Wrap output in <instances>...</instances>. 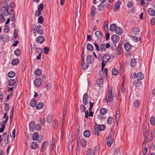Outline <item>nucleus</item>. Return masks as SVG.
<instances>
[{
  "label": "nucleus",
  "mask_w": 155,
  "mask_h": 155,
  "mask_svg": "<svg viewBox=\"0 0 155 155\" xmlns=\"http://www.w3.org/2000/svg\"><path fill=\"white\" fill-rule=\"evenodd\" d=\"M48 142L47 141L43 142L41 144V151L43 152L48 146Z\"/></svg>",
  "instance_id": "1"
},
{
  "label": "nucleus",
  "mask_w": 155,
  "mask_h": 155,
  "mask_svg": "<svg viewBox=\"0 0 155 155\" xmlns=\"http://www.w3.org/2000/svg\"><path fill=\"white\" fill-rule=\"evenodd\" d=\"M110 59V56L107 54H105L103 57V61L105 63H107Z\"/></svg>",
  "instance_id": "2"
},
{
  "label": "nucleus",
  "mask_w": 155,
  "mask_h": 155,
  "mask_svg": "<svg viewBox=\"0 0 155 155\" xmlns=\"http://www.w3.org/2000/svg\"><path fill=\"white\" fill-rule=\"evenodd\" d=\"M94 58L91 55H88L87 57L86 61L87 64H92L94 62Z\"/></svg>",
  "instance_id": "3"
},
{
  "label": "nucleus",
  "mask_w": 155,
  "mask_h": 155,
  "mask_svg": "<svg viewBox=\"0 0 155 155\" xmlns=\"http://www.w3.org/2000/svg\"><path fill=\"white\" fill-rule=\"evenodd\" d=\"M88 96L87 93H85L83 97V102L84 104L86 105L88 103Z\"/></svg>",
  "instance_id": "4"
},
{
  "label": "nucleus",
  "mask_w": 155,
  "mask_h": 155,
  "mask_svg": "<svg viewBox=\"0 0 155 155\" xmlns=\"http://www.w3.org/2000/svg\"><path fill=\"white\" fill-rule=\"evenodd\" d=\"M111 39L114 42L117 43L119 41L120 37L117 35H113L111 37Z\"/></svg>",
  "instance_id": "5"
},
{
  "label": "nucleus",
  "mask_w": 155,
  "mask_h": 155,
  "mask_svg": "<svg viewBox=\"0 0 155 155\" xmlns=\"http://www.w3.org/2000/svg\"><path fill=\"white\" fill-rule=\"evenodd\" d=\"M1 12L2 14L5 16L8 15L7 12V9L5 6H3L1 9Z\"/></svg>",
  "instance_id": "6"
},
{
  "label": "nucleus",
  "mask_w": 155,
  "mask_h": 155,
  "mask_svg": "<svg viewBox=\"0 0 155 155\" xmlns=\"http://www.w3.org/2000/svg\"><path fill=\"white\" fill-rule=\"evenodd\" d=\"M96 82L97 84L99 85V87H102L104 83L103 78L101 77L100 79H99L97 80Z\"/></svg>",
  "instance_id": "7"
},
{
  "label": "nucleus",
  "mask_w": 155,
  "mask_h": 155,
  "mask_svg": "<svg viewBox=\"0 0 155 155\" xmlns=\"http://www.w3.org/2000/svg\"><path fill=\"white\" fill-rule=\"evenodd\" d=\"M43 27L41 25H38L36 28V30L38 33L40 34H43V32L42 31Z\"/></svg>",
  "instance_id": "8"
},
{
  "label": "nucleus",
  "mask_w": 155,
  "mask_h": 155,
  "mask_svg": "<svg viewBox=\"0 0 155 155\" xmlns=\"http://www.w3.org/2000/svg\"><path fill=\"white\" fill-rule=\"evenodd\" d=\"M8 15H12L14 13L12 7L10 5H8L6 8Z\"/></svg>",
  "instance_id": "9"
},
{
  "label": "nucleus",
  "mask_w": 155,
  "mask_h": 155,
  "mask_svg": "<svg viewBox=\"0 0 155 155\" xmlns=\"http://www.w3.org/2000/svg\"><path fill=\"white\" fill-rule=\"evenodd\" d=\"M95 35L97 38L98 39L102 38L103 35L102 32L99 31H97L95 32Z\"/></svg>",
  "instance_id": "10"
},
{
  "label": "nucleus",
  "mask_w": 155,
  "mask_h": 155,
  "mask_svg": "<svg viewBox=\"0 0 155 155\" xmlns=\"http://www.w3.org/2000/svg\"><path fill=\"white\" fill-rule=\"evenodd\" d=\"M45 40L44 37L41 35L38 37L36 40L40 44L42 43Z\"/></svg>",
  "instance_id": "11"
},
{
  "label": "nucleus",
  "mask_w": 155,
  "mask_h": 155,
  "mask_svg": "<svg viewBox=\"0 0 155 155\" xmlns=\"http://www.w3.org/2000/svg\"><path fill=\"white\" fill-rule=\"evenodd\" d=\"M35 84L37 87H39L41 84L42 81L39 78H37L35 80Z\"/></svg>",
  "instance_id": "12"
},
{
  "label": "nucleus",
  "mask_w": 155,
  "mask_h": 155,
  "mask_svg": "<svg viewBox=\"0 0 155 155\" xmlns=\"http://www.w3.org/2000/svg\"><path fill=\"white\" fill-rule=\"evenodd\" d=\"M112 100V94L110 93H108L107 95L106 98V101L107 102H110Z\"/></svg>",
  "instance_id": "13"
},
{
  "label": "nucleus",
  "mask_w": 155,
  "mask_h": 155,
  "mask_svg": "<svg viewBox=\"0 0 155 155\" xmlns=\"http://www.w3.org/2000/svg\"><path fill=\"white\" fill-rule=\"evenodd\" d=\"M121 4V2L120 1H117L115 4L114 5V10L115 11L117 9H118L120 7V6Z\"/></svg>",
  "instance_id": "14"
},
{
  "label": "nucleus",
  "mask_w": 155,
  "mask_h": 155,
  "mask_svg": "<svg viewBox=\"0 0 155 155\" xmlns=\"http://www.w3.org/2000/svg\"><path fill=\"white\" fill-rule=\"evenodd\" d=\"M7 139V138L4 137H2V144L3 146L5 147L8 143V139Z\"/></svg>",
  "instance_id": "15"
},
{
  "label": "nucleus",
  "mask_w": 155,
  "mask_h": 155,
  "mask_svg": "<svg viewBox=\"0 0 155 155\" xmlns=\"http://www.w3.org/2000/svg\"><path fill=\"white\" fill-rule=\"evenodd\" d=\"M124 48L125 50L128 51L131 49V45L129 43H125L124 45Z\"/></svg>",
  "instance_id": "16"
},
{
  "label": "nucleus",
  "mask_w": 155,
  "mask_h": 155,
  "mask_svg": "<svg viewBox=\"0 0 155 155\" xmlns=\"http://www.w3.org/2000/svg\"><path fill=\"white\" fill-rule=\"evenodd\" d=\"M115 31L117 34L119 35H121L123 33V30L121 27H117Z\"/></svg>",
  "instance_id": "17"
},
{
  "label": "nucleus",
  "mask_w": 155,
  "mask_h": 155,
  "mask_svg": "<svg viewBox=\"0 0 155 155\" xmlns=\"http://www.w3.org/2000/svg\"><path fill=\"white\" fill-rule=\"evenodd\" d=\"M35 124V123L34 121H32L30 123L29 125L30 129L31 131H34Z\"/></svg>",
  "instance_id": "18"
},
{
  "label": "nucleus",
  "mask_w": 155,
  "mask_h": 155,
  "mask_svg": "<svg viewBox=\"0 0 155 155\" xmlns=\"http://www.w3.org/2000/svg\"><path fill=\"white\" fill-rule=\"evenodd\" d=\"M130 66L132 67H134L137 64V61L135 58H132L131 59L130 61Z\"/></svg>",
  "instance_id": "19"
},
{
  "label": "nucleus",
  "mask_w": 155,
  "mask_h": 155,
  "mask_svg": "<svg viewBox=\"0 0 155 155\" xmlns=\"http://www.w3.org/2000/svg\"><path fill=\"white\" fill-rule=\"evenodd\" d=\"M84 58H83L82 59V64L81 65L82 68L84 70L86 69L89 67V65L87 63L86 64V63H84Z\"/></svg>",
  "instance_id": "20"
},
{
  "label": "nucleus",
  "mask_w": 155,
  "mask_h": 155,
  "mask_svg": "<svg viewBox=\"0 0 155 155\" xmlns=\"http://www.w3.org/2000/svg\"><path fill=\"white\" fill-rule=\"evenodd\" d=\"M83 134L85 137H88L91 135V131L89 130H87L84 132Z\"/></svg>",
  "instance_id": "21"
},
{
  "label": "nucleus",
  "mask_w": 155,
  "mask_h": 155,
  "mask_svg": "<svg viewBox=\"0 0 155 155\" xmlns=\"http://www.w3.org/2000/svg\"><path fill=\"white\" fill-rule=\"evenodd\" d=\"M148 13L151 16L155 15V11L152 8H149L148 9Z\"/></svg>",
  "instance_id": "22"
},
{
  "label": "nucleus",
  "mask_w": 155,
  "mask_h": 155,
  "mask_svg": "<svg viewBox=\"0 0 155 155\" xmlns=\"http://www.w3.org/2000/svg\"><path fill=\"white\" fill-rule=\"evenodd\" d=\"M15 82V81L13 79H10L8 81V85L10 86H13Z\"/></svg>",
  "instance_id": "23"
},
{
  "label": "nucleus",
  "mask_w": 155,
  "mask_h": 155,
  "mask_svg": "<svg viewBox=\"0 0 155 155\" xmlns=\"http://www.w3.org/2000/svg\"><path fill=\"white\" fill-rule=\"evenodd\" d=\"M137 77L139 80H141L144 78V75L141 72H139L137 74Z\"/></svg>",
  "instance_id": "24"
},
{
  "label": "nucleus",
  "mask_w": 155,
  "mask_h": 155,
  "mask_svg": "<svg viewBox=\"0 0 155 155\" xmlns=\"http://www.w3.org/2000/svg\"><path fill=\"white\" fill-rule=\"evenodd\" d=\"M134 85L136 87H139L141 84V82L140 81L138 80H135L133 83Z\"/></svg>",
  "instance_id": "25"
},
{
  "label": "nucleus",
  "mask_w": 155,
  "mask_h": 155,
  "mask_svg": "<svg viewBox=\"0 0 155 155\" xmlns=\"http://www.w3.org/2000/svg\"><path fill=\"white\" fill-rule=\"evenodd\" d=\"M107 110L105 108H102L100 110V113L103 115H104L106 114L107 112Z\"/></svg>",
  "instance_id": "26"
},
{
  "label": "nucleus",
  "mask_w": 155,
  "mask_h": 155,
  "mask_svg": "<svg viewBox=\"0 0 155 155\" xmlns=\"http://www.w3.org/2000/svg\"><path fill=\"white\" fill-rule=\"evenodd\" d=\"M117 27L116 26V25L113 24H111L110 28V30L111 31H115Z\"/></svg>",
  "instance_id": "27"
},
{
  "label": "nucleus",
  "mask_w": 155,
  "mask_h": 155,
  "mask_svg": "<svg viewBox=\"0 0 155 155\" xmlns=\"http://www.w3.org/2000/svg\"><path fill=\"white\" fill-rule=\"evenodd\" d=\"M36 103V100L34 98H32L30 101V104L31 106L34 107L35 106Z\"/></svg>",
  "instance_id": "28"
},
{
  "label": "nucleus",
  "mask_w": 155,
  "mask_h": 155,
  "mask_svg": "<svg viewBox=\"0 0 155 155\" xmlns=\"http://www.w3.org/2000/svg\"><path fill=\"white\" fill-rule=\"evenodd\" d=\"M19 63V60L18 59L15 58L13 59L12 61V64L13 65H17Z\"/></svg>",
  "instance_id": "29"
},
{
  "label": "nucleus",
  "mask_w": 155,
  "mask_h": 155,
  "mask_svg": "<svg viewBox=\"0 0 155 155\" xmlns=\"http://www.w3.org/2000/svg\"><path fill=\"white\" fill-rule=\"evenodd\" d=\"M97 127L100 131L104 130L105 129V126L104 125H99L97 126Z\"/></svg>",
  "instance_id": "30"
},
{
  "label": "nucleus",
  "mask_w": 155,
  "mask_h": 155,
  "mask_svg": "<svg viewBox=\"0 0 155 155\" xmlns=\"http://www.w3.org/2000/svg\"><path fill=\"white\" fill-rule=\"evenodd\" d=\"M99 41H101V40L97 39L96 40L95 42L93 43L94 44V45L97 51H99L100 50L99 45L97 43V42Z\"/></svg>",
  "instance_id": "31"
},
{
  "label": "nucleus",
  "mask_w": 155,
  "mask_h": 155,
  "mask_svg": "<svg viewBox=\"0 0 155 155\" xmlns=\"http://www.w3.org/2000/svg\"><path fill=\"white\" fill-rule=\"evenodd\" d=\"M44 107L43 104L42 102H39L37 104L36 108L38 109H41Z\"/></svg>",
  "instance_id": "32"
},
{
  "label": "nucleus",
  "mask_w": 155,
  "mask_h": 155,
  "mask_svg": "<svg viewBox=\"0 0 155 155\" xmlns=\"http://www.w3.org/2000/svg\"><path fill=\"white\" fill-rule=\"evenodd\" d=\"M87 49L89 51H92L94 49V47L93 45L91 44L88 43L87 45Z\"/></svg>",
  "instance_id": "33"
},
{
  "label": "nucleus",
  "mask_w": 155,
  "mask_h": 155,
  "mask_svg": "<svg viewBox=\"0 0 155 155\" xmlns=\"http://www.w3.org/2000/svg\"><path fill=\"white\" fill-rule=\"evenodd\" d=\"M46 119L47 122L50 124L52 122L51 115L49 114L48 115Z\"/></svg>",
  "instance_id": "34"
},
{
  "label": "nucleus",
  "mask_w": 155,
  "mask_h": 155,
  "mask_svg": "<svg viewBox=\"0 0 155 155\" xmlns=\"http://www.w3.org/2000/svg\"><path fill=\"white\" fill-rule=\"evenodd\" d=\"M38 147V144L36 142H33L31 145V148L33 149H36Z\"/></svg>",
  "instance_id": "35"
},
{
  "label": "nucleus",
  "mask_w": 155,
  "mask_h": 155,
  "mask_svg": "<svg viewBox=\"0 0 155 155\" xmlns=\"http://www.w3.org/2000/svg\"><path fill=\"white\" fill-rule=\"evenodd\" d=\"M81 146L82 147H85L87 145V141L86 140L84 139H83L81 140Z\"/></svg>",
  "instance_id": "36"
},
{
  "label": "nucleus",
  "mask_w": 155,
  "mask_h": 155,
  "mask_svg": "<svg viewBox=\"0 0 155 155\" xmlns=\"http://www.w3.org/2000/svg\"><path fill=\"white\" fill-rule=\"evenodd\" d=\"M117 54L118 55H120L121 53V45L119 44L117 49Z\"/></svg>",
  "instance_id": "37"
},
{
  "label": "nucleus",
  "mask_w": 155,
  "mask_h": 155,
  "mask_svg": "<svg viewBox=\"0 0 155 155\" xmlns=\"http://www.w3.org/2000/svg\"><path fill=\"white\" fill-rule=\"evenodd\" d=\"M140 31L138 28H134L133 31V33L135 35L138 34L139 33Z\"/></svg>",
  "instance_id": "38"
},
{
  "label": "nucleus",
  "mask_w": 155,
  "mask_h": 155,
  "mask_svg": "<svg viewBox=\"0 0 155 155\" xmlns=\"http://www.w3.org/2000/svg\"><path fill=\"white\" fill-rule=\"evenodd\" d=\"M58 122L57 120H54L53 123V126L55 129H57L58 127Z\"/></svg>",
  "instance_id": "39"
},
{
  "label": "nucleus",
  "mask_w": 155,
  "mask_h": 155,
  "mask_svg": "<svg viewBox=\"0 0 155 155\" xmlns=\"http://www.w3.org/2000/svg\"><path fill=\"white\" fill-rule=\"evenodd\" d=\"M105 44H103L100 45V50L101 51H104L106 50V49Z\"/></svg>",
  "instance_id": "40"
},
{
  "label": "nucleus",
  "mask_w": 155,
  "mask_h": 155,
  "mask_svg": "<svg viewBox=\"0 0 155 155\" xmlns=\"http://www.w3.org/2000/svg\"><path fill=\"white\" fill-rule=\"evenodd\" d=\"M14 53L16 55L18 56H20L21 51L19 49H17L15 51Z\"/></svg>",
  "instance_id": "41"
},
{
  "label": "nucleus",
  "mask_w": 155,
  "mask_h": 155,
  "mask_svg": "<svg viewBox=\"0 0 155 155\" xmlns=\"http://www.w3.org/2000/svg\"><path fill=\"white\" fill-rule=\"evenodd\" d=\"M15 73L13 71H10L9 72L8 74V76L10 78L13 77L15 76Z\"/></svg>",
  "instance_id": "42"
},
{
  "label": "nucleus",
  "mask_w": 155,
  "mask_h": 155,
  "mask_svg": "<svg viewBox=\"0 0 155 155\" xmlns=\"http://www.w3.org/2000/svg\"><path fill=\"white\" fill-rule=\"evenodd\" d=\"M4 119H5V121H3L2 123H4L5 124L7 123L8 120V116L7 115V113H5L4 114Z\"/></svg>",
  "instance_id": "43"
},
{
  "label": "nucleus",
  "mask_w": 155,
  "mask_h": 155,
  "mask_svg": "<svg viewBox=\"0 0 155 155\" xmlns=\"http://www.w3.org/2000/svg\"><path fill=\"white\" fill-rule=\"evenodd\" d=\"M87 155H94V153L93 152L92 150L89 149L87 151Z\"/></svg>",
  "instance_id": "44"
},
{
  "label": "nucleus",
  "mask_w": 155,
  "mask_h": 155,
  "mask_svg": "<svg viewBox=\"0 0 155 155\" xmlns=\"http://www.w3.org/2000/svg\"><path fill=\"white\" fill-rule=\"evenodd\" d=\"M118 73V71L115 68H113L112 70V74L113 75L116 76Z\"/></svg>",
  "instance_id": "45"
},
{
  "label": "nucleus",
  "mask_w": 155,
  "mask_h": 155,
  "mask_svg": "<svg viewBox=\"0 0 155 155\" xmlns=\"http://www.w3.org/2000/svg\"><path fill=\"white\" fill-rule=\"evenodd\" d=\"M5 124L4 123H1V125L2 127L0 128V133H2L5 127Z\"/></svg>",
  "instance_id": "46"
},
{
  "label": "nucleus",
  "mask_w": 155,
  "mask_h": 155,
  "mask_svg": "<svg viewBox=\"0 0 155 155\" xmlns=\"http://www.w3.org/2000/svg\"><path fill=\"white\" fill-rule=\"evenodd\" d=\"M44 5L42 4H40L38 5V11H41L43 8Z\"/></svg>",
  "instance_id": "47"
},
{
  "label": "nucleus",
  "mask_w": 155,
  "mask_h": 155,
  "mask_svg": "<svg viewBox=\"0 0 155 155\" xmlns=\"http://www.w3.org/2000/svg\"><path fill=\"white\" fill-rule=\"evenodd\" d=\"M150 122L151 124L152 125H155V118L153 117H152L150 120Z\"/></svg>",
  "instance_id": "48"
},
{
  "label": "nucleus",
  "mask_w": 155,
  "mask_h": 155,
  "mask_svg": "<svg viewBox=\"0 0 155 155\" xmlns=\"http://www.w3.org/2000/svg\"><path fill=\"white\" fill-rule=\"evenodd\" d=\"M100 130L98 129L97 127V126H95V134L97 136L99 135Z\"/></svg>",
  "instance_id": "49"
},
{
  "label": "nucleus",
  "mask_w": 155,
  "mask_h": 155,
  "mask_svg": "<svg viewBox=\"0 0 155 155\" xmlns=\"http://www.w3.org/2000/svg\"><path fill=\"white\" fill-rule=\"evenodd\" d=\"M38 133L37 132L35 133L33 135V140L34 141L36 140H37V138H38Z\"/></svg>",
  "instance_id": "50"
},
{
  "label": "nucleus",
  "mask_w": 155,
  "mask_h": 155,
  "mask_svg": "<svg viewBox=\"0 0 155 155\" xmlns=\"http://www.w3.org/2000/svg\"><path fill=\"white\" fill-rule=\"evenodd\" d=\"M41 70L38 69L36 70L35 71V74L36 75L39 76L41 74Z\"/></svg>",
  "instance_id": "51"
},
{
  "label": "nucleus",
  "mask_w": 155,
  "mask_h": 155,
  "mask_svg": "<svg viewBox=\"0 0 155 155\" xmlns=\"http://www.w3.org/2000/svg\"><path fill=\"white\" fill-rule=\"evenodd\" d=\"M38 21L39 23L42 24L43 21V18L42 16H40L39 17Z\"/></svg>",
  "instance_id": "52"
},
{
  "label": "nucleus",
  "mask_w": 155,
  "mask_h": 155,
  "mask_svg": "<svg viewBox=\"0 0 155 155\" xmlns=\"http://www.w3.org/2000/svg\"><path fill=\"white\" fill-rule=\"evenodd\" d=\"M140 104V103L139 101H136L134 102V106L136 107H139Z\"/></svg>",
  "instance_id": "53"
},
{
  "label": "nucleus",
  "mask_w": 155,
  "mask_h": 155,
  "mask_svg": "<svg viewBox=\"0 0 155 155\" xmlns=\"http://www.w3.org/2000/svg\"><path fill=\"white\" fill-rule=\"evenodd\" d=\"M80 109L81 112H84L86 110V107L83 104L81 105Z\"/></svg>",
  "instance_id": "54"
},
{
  "label": "nucleus",
  "mask_w": 155,
  "mask_h": 155,
  "mask_svg": "<svg viewBox=\"0 0 155 155\" xmlns=\"http://www.w3.org/2000/svg\"><path fill=\"white\" fill-rule=\"evenodd\" d=\"M5 20V18L3 16V15L0 13V21L3 22Z\"/></svg>",
  "instance_id": "55"
},
{
  "label": "nucleus",
  "mask_w": 155,
  "mask_h": 155,
  "mask_svg": "<svg viewBox=\"0 0 155 155\" xmlns=\"http://www.w3.org/2000/svg\"><path fill=\"white\" fill-rule=\"evenodd\" d=\"M112 118L111 117H109L107 120V123L108 124H110L112 123Z\"/></svg>",
  "instance_id": "56"
},
{
  "label": "nucleus",
  "mask_w": 155,
  "mask_h": 155,
  "mask_svg": "<svg viewBox=\"0 0 155 155\" xmlns=\"http://www.w3.org/2000/svg\"><path fill=\"white\" fill-rule=\"evenodd\" d=\"M44 53L47 54H48L49 51V49L48 47H45L44 49Z\"/></svg>",
  "instance_id": "57"
},
{
  "label": "nucleus",
  "mask_w": 155,
  "mask_h": 155,
  "mask_svg": "<svg viewBox=\"0 0 155 155\" xmlns=\"http://www.w3.org/2000/svg\"><path fill=\"white\" fill-rule=\"evenodd\" d=\"M113 141L112 139H111V140H109L107 142V145L109 147H110L111 146V144L113 143Z\"/></svg>",
  "instance_id": "58"
},
{
  "label": "nucleus",
  "mask_w": 155,
  "mask_h": 155,
  "mask_svg": "<svg viewBox=\"0 0 155 155\" xmlns=\"http://www.w3.org/2000/svg\"><path fill=\"white\" fill-rule=\"evenodd\" d=\"M9 107L8 104H5L4 107V109L5 110L7 111L9 110Z\"/></svg>",
  "instance_id": "59"
},
{
  "label": "nucleus",
  "mask_w": 155,
  "mask_h": 155,
  "mask_svg": "<svg viewBox=\"0 0 155 155\" xmlns=\"http://www.w3.org/2000/svg\"><path fill=\"white\" fill-rule=\"evenodd\" d=\"M36 50V52L39 54L41 53L43 51L42 49L39 48H37Z\"/></svg>",
  "instance_id": "60"
},
{
  "label": "nucleus",
  "mask_w": 155,
  "mask_h": 155,
  "mask_svg": "<svg viewBox=\"0 0 155 155\" xmlns=\"http://www.w3.org/2000/svg\"><path fill=\"white\" fill-rule=\"evenodd\" d=\"M104 5H103V4L99 5L98 6V9L100 11H101L103 9Z\"/></svg>",
  "instance_id": "61"
},
{
  "label": "nucleus",
  "mask_w": 155,
  "mask_h": 155,
  "mask_svg": "<svg viewBox=\"0 0 155 155\" xmlns=\"http://www.w3.org/2000/svg\"><path fill=\"white\" fill-rule=\"evenodd\" d=\"M35 128L36 130H39L41 128V126L40 124H37L35 126Z\"/></svg>",
  "instance_id": "62"
},
{
  "label": "nucleus",
  "mask_w": 155,
  "mask_h": 155,
  "mask_svg": "<svg viewBox=\"0 0 155 155\" xmlns=\"http://www.w3.org/2000/svg\"><path fill=\"white\" fill-rule=\"evenodd\" d=\"M76 14V16L77 17H79L81 15L79 11V9H78V7H77V8Z\"/></svg>",
  "instance_id": "63"
},
{
  "label": "nucleus",
  "mask_w": 155,
  "mask_h": 155,
  "mask_svg": "<svg viewBox=\"0 0 155 155\" xmlns=\"http://www.w3.org/2000/svg\"><path fill=\"white\" fill-rule=\"evenodd\" d=\"M150 23L152 25L155 24V18H153L150 20Z\"/></svg>",
  "instance_id": "64"
}]
</instances>
